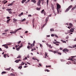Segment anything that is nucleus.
<instances>
[{
  "label": "nucleus",
  "instance_id": "nucleus-1",
  "mask_svg": "<svg viewBox=\"0 0 76 76\" xmlns=\"http://www.w3.org/2000/svg\"><path fill=\"white\" fill-rule=\"evenodd\" d=\"M61 8V6L59 5V4H58L57 5V14H58L59 13H61V9H60Z\"/></svg>",
  "mask_w": 76,
  "mask_h": 76
},
{
  "label": "nucleus",
  "instance_id": "nucleus-2",
  "mask_svg": "<svg viewBox=\"0 0 76 76\" xmlns=\"http://www.w3.org/2000/svg\"><path fill=\"white\" fill-rule=\"evenodd\" d=\"M49 19V16H48V17H47L46 18L45 22L46 23H45L43 26H42V28H44V26L47 25V22H48V19Z\"/></svg>",
  "mask_w": 76,
  "mask_h": 76
},
{
  "label": "nucleus",
  "instance_id": "nucleus-3",
  "mask_svg": "<svg viewBox=\"0 0 76 76\" xmlns=\"http://www.w3.org/2000/svg\"><path fill=\"white\" fill-rule=\"evenodd\" d=\"M68 60H70L73 61V63H74V64H76V61H74L76 60V59H75L74 58H69Z\"/></svg>",
  "mask_w": 76,
  "mask_h": 76
},
{
  "label": "nucleus",
  "instance_id": "nucleus-4",
  "mask_svg": "<svg viewBox=\"0 0 76 76\" xmlns=\"http://www.w3.org/2000/svg\"><path fill=\"white\" fill-rule=\"evenodd\" d=\"M20 29H22V28H20L17 29L16 30H15V31L10 32V34H15V33L17 32V31H19V30H20Z\"/></svg>",
  "mask_w": 76,
  "mask_h": 76
},
{
  "label": "nucleus",
  "instance_id": "nucleus-5",
  "mask_svg": "<svg viewBox=\"0 0 76 76\" xmlns=\"http://www.w3.org/2000/svg\"><path fill=\"white\" fill-rule=\"evenodd\" d=\"M72 5H70L65 10V12H68L69 10H70V9L72 8Z\"/></svg>",
  "mask_w": 76,
  "mask_h": 76
},
{
  "label": "nucleus",
  "instance_id": "nucleus-6",
  "mask_svg": "<svg viewBox=\"0 0 76 76\" xmlns=\"http://www.w3.org/2000/svg\"><path fill=\"white\" fill-rule=\"evenodd\" d=\"M41 4V0H39L37 3V5L38 6H40V7H41V4Z\"/></svg>",
  "mask_w": 76,
  "mask_h": 76
},
{
  "label": "nucleus",
  "instance_id": "nucleus-7",
  "mask_svg": "<svg viewBox=\"0 0 76 76\" xmlns=\"http://www.w3.org/2000/svg\"><path fill=\"white\" fill-rule=\"evenodd\" d=\"M63 52H65V51H66L67 52H68L69 51V50L67 49H64L63 50Z\"/></svg>",
  "mask_w": 76,
  "mask_h": 76
},
{
  "label": "nucleus",
  "instance_id": "nucleus-8",
  "mask_svg": "<svg viewBox=\"0 0 76 76\" xmlns=\"http://www.w3.org/2000/svg\"><path fill=\"white\" fill-rule=\"evenodd\" d=\"M51 7H52V9L53 10H54V6L53 4H51Z\"/></svg>",
  "mask_w": 76,
  "mask_h": 76
},
{
  "label": "nucleus",
  "instance_id": "nucleus-9",
  "mask_svg": "<svg viewBox=\"0 0 76 76\" xmlns=\"http://www.w3.org/2000/svg\"><path fill=\"white\" fill-rule=\"evenodd\" d=\"M34 46H35V44H31L30 46L31 48H32Z\"/></svg>",
  "mask_w": 76,
  "mask_h": 76
},
{
  "label": "nucleus",
  "instance_id": "nucleus-10",
  "mask_svg": "<svg viewBox=\"0 0 76 76\" xmlns=\"http://www.w3.org/2000/svg\"><path fill=\"white\" fill-rule=\"evenodd\" d=\"M31 2H33L35 4L36 3V0H31Z\"/></svg>",
  "mask_w": 76,
  "mask_h": 76
},
{
  "label": "nucleus",
  "instance_id": "nucleus-11",
  "mask_svg": "<svg viewBox=\"0 0 76 76\" xmlns=\"http://www.w3.org/2000/svg\"><path fill=\"white\" fill-rule=\"evenodd\" d=\"M70 32H74V29L71 28L70 29Z\"/></svg>",
  "mask_w": 76,
  "mask_h": 76
},
{
  "label": "nucleus",
  "instance_id": "nucleus-12",
  "mask_svg": "<svg viewBox=\"0 0 76 76\" xmlns=\"http://www.w3.org/2000/svg\"><path fill=\"white\" fill-rule=\"evenodd\" d=\"M18 20L14 18L13 19V22H14V23H15V22H17V21Z\"/></svg>",
  "mask_w": 76,
  "mask_h": 76
},
{
  "label": "nucleus",
  "instance_id": "nucleus-13",
  "mask_svg": "<svg viewBox=\"0 0 76 76\" xmlns=\"http://www.w3.org/2000/svg\"><path fill=\"white\" fill-rule=\"evenodd\" d=\"M7 11H8L9 12H10V11H12V9H7Z\"/></svg>",
  "mask_w": 76,
  "mask_h": 76
},
{
  "label": "nucleus",
  "instance_id": "nucleus-14",
  "mask_svg": "<svg viewBox=\"0 0 76 76\" xmlns=\"http://www.w3.org/2000/svg\"><path fill=\"white\" fill-rule=\"evenodd\" d=\"M25 1H26V0H23L22 1V3L23 4V3H25Z\"/></svg>",
  "mask_w": 76,
  "mask_h": 76
},
{
  "label": "nucleus",
  "instance_id": "nucleus-15",
  "mask_svg": "<svg viewBox=\"0 0 76 76\" xmlns=\"http://www.w3.org/2000/svg\"><path fill=\"white\" fill-rule=\"evenodd\" d=\"M13 3H11L8 5V6H12V5H13Z\"/></svg>",
  "mask_w": 76,
  "mask_h": 76
},
{
  "label": "nucleus",
  "instance_id": "nucleus-16",
  "mask_svg": "<svg viewBox=\"0 0 76 76\" xmlns=\"http://www.w3.org/2000/svg\"><path fill=\"white\" fill-rule=\"evenodd\" d=\"M69 25L71 27H72L73 26V25L71 23H69Z\"/></svg>",
  "mask_w": 76,
  "mask_h": 76
},
{
  "label": "nucleus",
  "instance_id": "nucleus-17",
  "mask_svg": "<svg viewBox=\"0 0 76 76\" xmlns=\"http://www.w3.org/2000/svg\"><path fill=\"white\" fill-rule=\"evenodd\" d=\"M75 8H76V5H75V6L72 9V10H74L75 9Z\"/></svg>",
  "mask_w": 76,
  "mask_h": 76
},
{
  "label": "nucleus",
  "instance_id": "nucleus-18",
  "mask_svg": "<svg viewBox=\"0 0 76 76\" xmlns=\"http://www.w3.org/2000/svg\"><path fill=\"white\" fill-rule=\"evenodd\" d=\"M10 20V19L7 20V23H9V22Z\"/></svg>",
  "mask_w": 76,
  "mask_h": 76
},
{
  "label": "nucleus",
  "instance_id": "nucleus-19",
  "mask_svg": "<svg viewBox=\"0 0 76 76\" xmlns=\"http://www.w3.org/2000/svg\"><path fill=\"white\" fill-rule=\"evenodd\" d=\"M50 31L51 32L52 31H54V28H51L50 29Z\"/></svg>",
  "mask_w": 76,
  "mask_h": 76
},
{
  "label": "nucleus",
  "instance_id": "nucleus-20",
  "mask_svg": "<svg viewBox=\"0 0 76 76\" xmlns=\"http://www.w3.org/2000/svg\"><path fill=\"white\" fill-rule=\"evenodd\" d=\"M22 68V66L21 65L20 66L18 67V69H21Z\"/></svg>",
  "mask_w": 76,
  "mask_h": 76
},
{
  "label": "nucleus",
  "instance_id": "nucleus-21",
  "mask_svg": "<svg viewBox=\"0 0 76 76\" xmlns=\"http://www.w3.org/2000/svg\"><path fill=\"white\" fill-rule=\"evenodd\" d=\"M53 11L54 13L55 14V16H56V12L55 11H54V10H53Z\"/></svg>",
  "mask_w": 76,
  "mask_h": 76
},
{
  "label": "nucleus",
  "instance_id": "nucleus-22",
  "mask_svg": "<svg viewBox=\"0 0 76 76\" xmlns=\"http://www.w3.org/2000/svg\"><path fill=\"white\" fill-rule=\"evenodd\" d=\"M40 9H41V7L39 8L37 7V10H40Z\"/></svg>",
  "mask_w": 76,
  "mask_h": 76
},
{
  "label": "nucleus",
  "instance_id": "nucleus-23",
  "mask_svg": "<svg viewBox=\"0 0 76 76\" xmlns=\"http://www.w3.org/2000/svg\"><path fill=\"white\" fill-rule=\"evenodd\" d=\"M6 73V72H5V71H4L2 72L1 73V74L2 75H3V74L4 73Z\"/></svg>",
  "mask_w": 76,
  "mask_h": 76
},
{
  "label": "nucleus",
  "instance_id": "nucleus-24",
  "mask_svg": "<svg viewBox=\"0 0 76 76\" xmlns=\"http://www.w3.org/2000/svg\"><path fill=\"white\" fill-rule=\"evenodd\" d=\"M49 1V0H47V6H48V1Z\"/></svg>",
  "mask_w": 76,
  "mask_h": 76
},
{
  "label": "nucleus",
  "instance_id": "nucleus-25",
  "mask_svg": "<svg viewBox=\"0 0 76 76\" xmlns=\"http://www.w3.org/2000/svg\"><path fill=\"white\" fill-rule=\"evenodd\" d=\"M45 72L47 71L48 72H50V71H49V70L47 69H46L45 70Z\"/></svg>",
  "mask_w": 76,
  "mask_h": 76
},
{
  "label": "nucleus",
  "instance_id": "nucleus-26",
  "mask_svg": "<svg viewBox=\"0 0 76 76\" xmlns=\"http://www.w3.org/2000/svg\"><path fill=\"white\" fill-rule=\"evenodd\" d=\"M44 12V10H43L41 11V13H42Z\"/></svg>",
  "mask_w": 76,
  "mask_h": 76
},
{
  "label": "nucleus",
  "instance_id": "nucleus-27",
  "mask_svg": "<svg viewBox=\"0 0 76 76\" xmlns=\"http://www.w3.org/2000/svg\"><path fill=\"white\" fill-rule=\"evenodd\" d=\"M26 20V19L24 18L23 20H21V22H23V21H25Z\"/></svg>",
  "mask_w": 76,
  "mask_h": 76
},
{
  "label": "nucleus",
  "instance_id": "nucleus-28",
  "mask_svg": "<svg viewBox=\"0 0 76 76\" xmlns=\"http://www.w3.org/2000/svg\"><path fill=\"white\" fill-rule=\"evenodd\" d=\"M20 49V48H16V50H17V51H19V50Z\"/></svg>",
  "mask_w": 76,
  "mask_h": 76
},
{
  "label": "nucleus",
  "instance_id": "nucleus-29",
  "mask_svg": "<svg viewBox=\"0 0 76 76\" xmlns=\"http://www.w3.org/2000/svg\"><path fill=\"white\" fill-rule=\"evenodd\" d=\"M17 58H21V56H18V57H17Z\"/></svg>",
  "mask_w": 76,
  "mask_h": 76
},
{
  "label": "nucleus",
  "instance_id": "nucleus-30",
  "mask_svg": "<svg viewBox=\"0 0 76 76\" xmlns=\"http://www.w3.org/2000/svg\"><path fill=\"white\" fill-rule=\"evenodd\" d=\"M15 62L16 63H19V61H18V60H15Z\"/></svg>",
  "mask_w": 76,
  "mask_h": 76
},
{
  "label": "nucleus",
  "instance_id": "nucleus-31",
  "mask_svg": "<svg viewBox=\"0 0 76 76\" xmlns=\"http://www.w3.org/2000/svg\"><path fill=\"white\" fill-rule=\"evenodd\" d=\"M45 56H46V57H48V56L47 55V53L45 52Z\"/></svg>",
  "mask_w": 76,
  "mask_h": 76
},
{
  "label": "nucleus",
  "instance_id": "nucleus-32",
  "mask_svg": "<svg viewBox=\"0 0 76 76\" xmlns=\"http://www.w3.org/2000/svg\"><path fill=\"white\" fill-rule=\"evenodd\" d=\"M6 70H10V68H7L5 69Z\"/></svg>",
  "mask_w": 76,
  "mask_h": 76
},
{
  "label": "nucleus",
  "instance_id": "nucleus-33",
  "mask_svg": "<svg viewBox=\"0 0 76 76\" xmlns=\"http://www.w3.org/2000/svg\"><path fill=\"white\" fill-rule=\"evenodd\" d=\"M9 31V29H6L4 30V32H7Z\"/></svg>",
  "mask_w": 76,
  "mask_h": 76
},
{
  "label": "nucleus",
  "instance_id": "nucleus-34",
  "mask_svg": "<svg viewBox=\"0 0 76 76\" xmlns=\"http://www.w3.org/2000/svg\"><path fill=\"white\" fill-rule=\"evenodd\" d=\"M44 14L45 16V15H46V12H45V11H44Z\"/></svg>",
  "mask_w": 76,
  "mask_h": 76
},
{
  "label": "nucleus",
  "instance_id": "nucleus-35",
  "mask_svg": "<svg viewBox=\"0 0 76 76\" xmlns=\"http://www.w3.org/2000/svg\"><path fill=\"white\" fill-rule=\"evenodd\" d=\"M7 45V44H5V45H2V47H3L4 46V47H5V45Z\"/></svg>",
  "mask_w": 76,
  "mask_h": 76
},
{
  "label": "nucleus",
  "instance_id": "nucleus-36",
  "mask_svg": "<svg viewBox=\"0 0 76 76\" xmlns=\"http://www.w3.org/2000/svg\"><path fill=\"white\" fill-rule=\"evenodd\" d=\"M24 64H25V63L22 62L21 64V65H24Z\"/></svg>",
  "mask_w": 76,
  "mask_h": 76
},
{
  "label": "nucleus",
  "instance_id": "nucleus-37",
  "mask_svg": "<svg viewBox=\"0 0 76 76\" xmlns=\"http://www.w3.org/2000/svg\"><path fill=\"white\" fill-rule=\"evenodd\" d=\"M49 47L50 48H53V47L51 46V45H50Z\"/></svg>",
  "mask_w": 76,
  "mask_h": 76
},
{
  "label": "nucleus",
  "instance_id": "nucleus-38",
  "mask_svg": "<svg viewBox=\"0 0 76 76\" xmlns=\"http://www.w3.org/2000/svg\"><path fill=\"white\" fill-rule=\"evenodd\" d=\"M40 47H42V45L41 44H40Z\"/></svg>",
  "mask_w": 76,
  "mask_h": 76
},
{
  "label": "nucleus",
  "instance_id": "nucleus-39",
  "mask_svg": "<svg viewBox=\"0 0 76 76\" xmlns=\"http://www.w3.org/2000/svg\"><path fill=\"white\" fill-rule=\"evenodd\" d=\"M4 47L6 48H8V46H4Z\"/></svg>",
  "mask_w": 76,
  "mask_h": 76
},
{
  "label": "nucleus",
  "instance_id": "nucleus-40",
  "mask_svg": "<svg viewBox=\"0 0 76 76\" xmlns=\"http://www.w3.org/2000/svg\"><path fill=\"white\" fill-rule=\"evenodd\" d=\"M27 48H28V49H30V46H27Z\"/></svg>",
  "mask_w": 76,
  "mask_h": 76
},
{
  "label": "nucleus",
  "instance_id": "nucleus-41",
  "mask_svg": "<svg viewBox=\"0 0 76 76\" xmlns=\"http://www.w3.org/2000/svg\"><path fill=\"white\" fill-rule=\"evenodd\" d=\"M35 41L34 40V41H33V44H35Z\"/></svg>",
  "mask_w": 76,
  "mask_h": 76
},
{
  "label": "nucleus",
  "instance_id": "nucleus-42",
  "mask_svg": "<svg viewBox=\"0 0 76 76\" xmlns=\"http://www.w3.org/2000/svg\"><path fill=\"white\" fill-rule=\"evenodd\" d=\"M59 49L60 50H63V48H60Z\"/></svg>",
  "mask_w": 76,
  "mask_h": 76
},
{
  "label": "nucleus",
  "instance_id": "nucleus-43",
  "mask_svg": "<svg viewBox=\"0 0 76 76\" xmlns=\"http://www.w3.org/2000/svg\"><path fill=\"white\" fill-rule=\"evenodd\" d=\"M23 47V45H21L20 46H19V48H21Z\"/></svg>",
  "mask_w": 76,
  "mask_h": 76
},
{
  "label": "nucleus",
  "instance_id": "nucleus-44",
  "mask_svg": "<svg viewBox=\"0 0 76 76\" xmlns=\"http://www.w3.org/2000/svg\"><path fill=\"white\" fill-rule=\"evenodd\" d=\"M53 44H56V42H53Z\"/></svg>",
  "mask_w": 76,
  "mask_h": 76
},
{
  "label": "nucleus",
  "instance_id": "nucleus-45",
  "mask_svg": "<svg viewBox=\"0 0 76 76\" xmlns=\"http://www.w3.org/2000/svg\"><path fill=\"white\" fill-rule=\"evenodd\" d=\"M10 75H12V76H15V74L13 73H11L10 74Z\"/></svg>",
  "mask_w": 76,
  "mask_h": 76
},
{
  "label": "nucleus",
  "instance_id": "nucleus-46",
  "mask_svg": "<svg viewBox=\"0 0 76 76\" xmlns=\"http://www.w3.org/2000/svg\"><path fill=\"white\" fill-rule=\"evenodd\" d=\"M28 17H31V16H32V15H29L28 16Z\"/></svg>",
  "mask_w": 76,
  "mask_h": 76
},
{
  "label": "nucleus",
  "instance_id": "nucleus-47",
  "mask_svg": "<svg viewBox=\"0 0 76 76\" xmlns=\"http://www.w3.org/2000/svg\"><path fill=\"white\" fill-rule=\"evenodd\" d=\"M51 37H54V34H52L51 35Z\"/></svg>",
  "mask_w": 76,
  "mask_h": 76
},
{
  "label": "nucleus",
  "instance_id": "nucleus-48",
  "mask_svg": "<svg viewBox=\"0 0 76 76\" xmlns=\"http://www.w3.org/2000/svg\"><path fill=\"white\" fill-rule=\"evenodd\" d=\"M10 17H7V19H10Z\"/></svg>",
  "mask_w": 76,
  "mask_h": 76
},
{
  "label": "nucleus",
  "instance_id": "nucleus-49",
  "mask_svg": "<svg viewBox=\"0 0 76 76\" xmlns=\"http://www.w3.org/2000/svg\"><path fill=\"white\" fill-rule=\"evenodd\" d=\"M58 54H60V55H61V53H58Z\"/></svg>",
  "mask_w": 76,
  "mask_h": 76
},
{
  "label": "nucleus",
  "instance_id": "nucleus-50",
  "mask_svg": "<svg viewBox=\"0 0 76 76\" xmlns=\"http://www.w3.org/2000/svg\"><path fill=\"white\" fill-rule=\"evenodd\" d=\"M9 13H10V14H12V12L11 11H10L9 12Z\"/></svg>",
  "mask_w": 76,
  "mask_h": 76
},
{
  "label": "nucleus",
  "instance_id": "nucleus-51",
  "mask_svg": "<svg viewBox=\"0 0 76 76\" xmlns=\"http://www.w3.org/2000/svg\"><path fill=\"white\" fill-rule=\"evenodd\" d=\"M48 46V47H49L50 45H49V44H46Z\"/></svg>",
  "mask_w": 76,
  "mask_h": 76
},
{
  "label": "nucleus",
  "instance_id": "nucleus-52",
  "mask_svg": "<svg viewBox=\"0 0 76 76\" xmlns=\"http://www.w3.org/2000/svg\"><path fill=\"white\" fill-rule=\"evenodd\" d=\"M56 43H57V44H60V42H56Z\"/></svg>",
  "mask_w": 76,
  "mask_h": 76
},
{
  "label": "nucleus",
  "instance_id": "nucleus-53",
  "mask_svg": "<svg viewBox=\"0 0 76 76\" xmlns=\"http://www.w3.org/2000/svg\"><path fill=\"white\" fill-rule=\"evenodd\" d=\"M4 58H6V55L4 54Z\"/></svg>",
  "mask_w": 76,
  "mask_h": 76
},
{
  "label": "nucleus",
  "instance_id": "nucleus-54",
  "mask_svg": "<svg viewBox=\"0 0 76 76\" xmlns=\"http://www.w3.org/2000/svg\"><path fill=\"white\" fill-rule=\"evenodd\" d=\"M33 23H34V19H33Z\"/></svg>",
  "mask_w": 76,
  "mask_h": 76
},
{
  "label": "nucleus",
  "instance_id": "nucleus-55",
  "mask_svg": "<svg viewBox=\"0 0 76 76\" xmlns=\"http://www.w3.org/2000/svg\"><path fill=\"white\" fill-rule=\"evenodd\" d=\"M28 67V66H24V68H26V67Z\"/></svg>",
  "mask_w": 76,
  "mask_h": 76
},
{
  "label": "nucleus",
  "instance_id": "nucleus-56",
  "mask_svg": "<svg viewBox=\"0 0 76 76\" xmlns=\"http://www.w3.org/2000/svg\"><path fill=\"white\" fill-rule=\"evenodd\" d=\"M27 59V57H25L23 59V60H26Z\"/></svg>",
  "mask_w": 76,
  "mask_h": 76
},
{
  "label": "nucleus",
  "instance_id": "nucleus-57",
  "mask_svg": "<svg viewBox=\"0 0 76 76\" xmlns=\"http://www.w3.org/2000/svg\"><path fill=\"white\" fill-rule=\"evenodd\" d=\"M55 37H57V38H58V37H57V35H55Z\"/></svg>",
  "mask_w": 76,
  "mask_h": 76
},
{
  "label": "nucleus",
  "instance_id": "nucleus-58",
  "mask_svg": "<svg viewBox=\"0 0 76 76\" xmlns=\"http://www.w3.org/2000/svg\"><path fill=\"white\" fill-rule=\"evenodd\" d=\"M33 28H34V23H33Z\"/></svg>",
  "mask_w": 76,
  "mask_h": 76
},
{
  "label": "nucleus",
  "instance_id": "nucleus-59",
  "mask_svg": "<svg viewBox=\"0 0 76 76\" xmlns=\"http://www.w3.org/2000/svg\"><path fill=\"white\" fill-rule=\"evenodd\" d=\"M20 42H21V41H20L18 42V44H20Z\"/></svg>",
  "mask_w": 76,
  "mask_h": 76
},
{
  "label": "nucleus",
  "instance_id": "nucleus-60",
  "mask_svg": "<svg viewBox=\"0 0 76 76\" xmlns=\"http://www.w3.org/2000/svg\"><path fill=\"white\" fill-rule=\"evenodd\" d=\"M30 1V0H28L27 1V3H28V2H29Z\"/></svg>",
  "mask_w": 76,
  "mask_h": 76
},
{
  "label": "nucleus",
  "instance_id": "nucleus-61",
  "mask_svg": "<svg viewBox=\"0 0 76 76\" xmlns=\"http://www.w3.org/2000/svg\"><path fill=\"white\" fill-rule=\"evenodd\" d=\"M20 14H21V15H23V13L21 12Z\"/></svg>",
  "mask_w": 76,
  "mask_h": 76
},
{
  "label": "nucleus",
  "instance_id": "nucleus-62",
  "mask_svg": "<svg viewBox=\"0 0 76 76\" xmlns=\"http://www.w3.org/2000/svg\"><path fill=\"white\" fill-rule=\"evenodd\" d=\"M0 51H2V49H1V48H0Z\"/></svg>",
  "mask_w": 76,
  "mask_h": 76
},
{
  "label": "nucleus",
  "instance_id": "nucleus-63",
  "mask_svg": "<svg viewBox=\"0 0 76 76\" xmlns=\"http://www.w3.org/2000/svg\"><path fill=\"white\" fill-rule=\"evenodd\" d=\"M39 65L40 66H42V65H41V64H39Z\"/></svg>",
  "mask_w": 76,
  "mask_h": 76
},
{
  "label": "nucleus",
  "instance_id": "nucleus-64",
  "mask_svg": "<svg viewBox=\"0 0 76 76\" xmlns=\"http://www.w3.org/2000/svg\"><path fill=\"white\" fill-rule=\"evenodd\" d=\"M7 1H5V2H4V4H5L7 3Z\"/></svg>",
  "mask_w": 76,
  "mask_h": 76
}]
</instances>
